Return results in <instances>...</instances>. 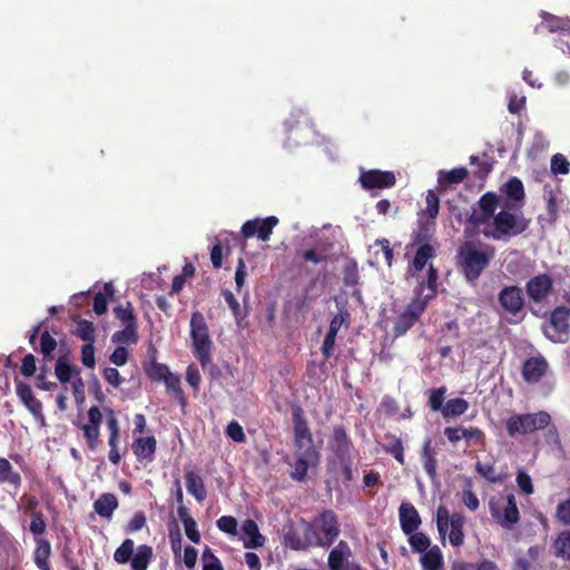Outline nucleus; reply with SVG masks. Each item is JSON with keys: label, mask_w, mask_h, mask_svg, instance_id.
<instances>
[{"label": "nucleus", "mask_w": 570, "mask_h": 570, "mask_svg": "<svg viewBox=\"0 0 570 570\" xmlns=\"http://www.w3.org/2000/svg\"><path fill=\"white\" fill-rule=\"evenodd\" d=\"M494 255L493 246L465 240L458 248L456 267L469 284H475L482 273L490 266Z\"/></svg>", "instance_id": "1"}, {"label": "nucleus", "mask_w": 570, "mask_h": 570, "mask_svg": "<svg viewBox=\"0 0 570 570\" xmlns=\"http://www.w3.org/2000/svg\"><path fill=\"white\" fill-rule=\"evenodd\" d=\"M340 535V523L333 510H324L309 524L304 533L307 546L331 547Z\"/></svg>", "instance_id": "2"}, {"label": "nucleus", "mask_w": 570, "mask_h": 570, "mask_svg": "<svg viewBox=\"0 0 570 570\" xmlns=\"http://www.w3.org/2000/svg\"><path fill=\"white\" fill-rule=\"evenodd\" d=\"M529 222L523 216H517L508 210L499 212L489 223L483 226L482 234L487 238L494 240L509 239L523 233L528 228Z\"/></svg>", "instance_id": "3"}, {"label": "nucleus", "mask_w": 570, "mask_h": 570, "mask_svg": "<svg viewBox=\"0 0 570 570\" xmlns=\"http://www.w3.org/2000/svg\"><path fill=\"white\" fill-rule=\"evenodd\" d=\"M190 337L193 340L194 354L203 368L210 363L212 341L204 315L196 311L190 317Z\"/></svg>", "instance_id": "4"}, {"label": "nucleus", "mask_w": 570, "mask_h": 570, "mask_svg": "<svg viewBox=\"0 0 570 570\" xmlns=\"http://www.w3.org/2000/svg\"><path fill=\"white\" fill-rule=\"evenodd\" d=\"M544 336L559 344L570 338V307L561 305L550 312L548 320L542 324Z\"/></svg>", "instance_id": "5"}, {"label": "nucleus", "mask_w": 570, "mask_h": 570, "mask_svg": "<svg viewBox=\"0 0 570 570\" xmlns=\"http://www.w3.org/2000/svg\"><path fill=\"white\" fill-rule=\"evenodd\" d=\"M432 235L428 224L421 226V230L413 237V244L417 245L413 261L409 264L407 274L417 277L424 269L428 261L436 256L435 247L430 243Z\"/></svg>", "instance_id": "6"}, {"label": "nucleus", "mask_w": 570, "mask_h": 570, "mask_svg": "<svg viewBox=\"0 0 570 570\" xmlns=\"http://www.w3.org/2000/svg\"><path fill=\"white\" fill-rule=\"evenodd\" d=\"M465 522L464 515L461 513H453L450 515L449 510L444 505H440L436 511V527L439 533L444 537L449 525L451 527L449 540L453 547H461L464 542L463 525Z\"/></svg>", "instance_id": "7"}, {"label": "nucleus", "mask_w": 570, "mask_h": 570, "mask_svg": "<svg viewBox=\"0 0 570 570\" xmlns=\"http://www.w3.org/2000/svg\"><path fill=\"white\" fill-rule=\"evenodd\" d=\"M426 308L428 305L423 298L413 297L394 321L392 328L394 337L404 336L420 321Z\"/></svg>", "instance_id": "8"}, {"label": "nucleus", "mask_w": 570, "mask_h": 570, "mask_svg": "<svg viewBox=\"0 0 570 570\" xmlns=\"http://www.w3.org/2000/svg\"><path fill=\"white\" fill-rule=\"evenodd\" d=\"M478 204L480 212L473 209L472 213L466 216V222L475 228L489 226L491 219L497 215L495 210L499 206V197L495 193L488 191L480 197Z\"/></svg>", "instance_id": "9"}, {"label": "nucleus", "mask_w": 570, "mask_h": 570, "mask_svg": "<svg viewBox=\"0 0 570 570\" xmlns=\"http://www.w3.org/2000/svg\"><path fill=\"white\" fill-rule=\"evenodd\" d=\"M358 181L366 190L387 189L395 186L396 176L391 170L368 169L361 173Z\"/></svg>", "instance_id": "10"}, {"label": "nucleus", "mask_w": 570, "mask_h": 570, "mask_svg": "<svg viewBox=\"0 0 570 570\" xmlns=\"http://www.w3.org/2000/svg\"><path fill=\"white\" fill-rule=\"evenodd\" d=\"M276 216H268L266 218H255L245 222L242 226L240 233L245 239L256 236L258 239L266 242L269 239L274 227L278 224Z\"/></svg>", "instance_id": "11"}, {"label": "nucleus", "mask_w": 570, "mask_h": 570, "mask_svg": "<svg viewBox=\"0 0 570 570\" xmlns=\"http://www.w3.org/2000/svg\"><path fill=\"white\" fill-rule=\"evenodd\" d=\"M295 450L296 460L291 476L293 480L302 482L306 479L308 469L318 463L320 453L317 452L314 445L304 446Z\"/></svg>", "instance_id": "12"}, {"label": "nucleus", "mask_w": 570, "mask_h": 570, "mask_svg": "<svg viewBox=\"0 0 570 570\" xmlns=\"http://www.w3.org/2000/svg\"><path fill=\"white\" fill-rule=\"evenodd\" d=\"M292 419L294 429V445L295 449L314 445L313 436L305 417L304 410L299 405H293Z\"/></svg>", "instance_id": "13"}, {"label": "nucleus", "mask_w": 570, "mask_h": 570, "mask_svg": "<svg viewBox=\"0 0 570 570\" xmlns=\"http://www.w3.org/2000/svg\"><path fill=\"white\" fill-rule=\"evenodd\" d=\"M328 448L337 460L353 458L354 445L343 425H335L328 440Z\"/></svg>", "instance_id": "14"}, {"label": "nucleus", "mask_w": 570, "mask_h": 570, "mask_svg": "<svg viewBox=\"0 0 570 570\" xmlns=\"http://www.w3.org/2000/svg\"><path fill=\"white\" fill-rule=\"evenodd\" d=\"M102 413L96 405L88 410V422L81 426L86 444L90 451H96L100 444V425Z\"/></svg>", "instance_id": "15"}, {"label": "nucleus", "mask_w": 570, "mask_h": 570, "mask_svg": "<svg viewBox=\"0 0 570 570\" xmlns=\"http://www.w3.org/2000/svg\"><path fill=\"white\" fill-rule=\"evenodd\" d=\"M498 299L502 308L513 316L522 312L524 307L522 291L517 285L504 286L500 291Z\"/></svg>", "instance_id": "16"}, {"label": "nucleus", "mask_w": 570, "mask_h": 570, "mask_svg": "<svg viewBox=\"0 0 570 570\" xmlns=\"http://www.w3.org/2000/svg\"><path fill=\"white\" fill-rule=\"evenodd\" d=\"M553 279L548 274L531 277L525 284V291L531 301L541 303L552 291Z\"/></svg>", "instance_id": "17"}, {"label": "nucleus", "mask_w": 570, "mask_h": 570, "mask_svg": "<svg viewBox=\"0 0 570 570\" xmlns=\"http://www.w3.org/2000/svg\"><path fill=\"white\" fill-rule=\"evenodd\" d=\"M107 411L109 413L107 419V429L109 431L108 445L110 446L108 459L112 464L117 465L121 460V454L118 449L120 442V426L114 411L111 409Z\"/></svg>", "instance_id": "18"}, {"label": "nucleus", "mask_w": 570, "mask_h": 570, "mask_svg": "<svg viewBox=\"0 0 570 570\" xmlns=\"http://www.w3.org/2000/svg\"><path fill=\"white\" fill-rule=\"evenodd\" d=\"M439 272L433 266V264L429 265L426 279L420 281L414 288V297L423 298L429 306V303L435 298L436 296V287H438Z\"/></svg>", "instance_id": "19"}, {"label": "nucleus", "mask_w": 570, "mask_h": 570, "mask_svg": "<svg viewBox=\"0 0 570 570\" xmlns=\"http://www.w3.org/2000/svg\"><path fill=\"white\" fill-rule=\"evenodd\" d=\"M401 529L405 534H412L421 524V517L410 502H402L399 508Z\"/></svg>", "instance_id": "20"}, {"label": "nucleus", "mask_w": 570, "mask_h": 570, "mask_svg": "<svg viewBox=\"0 0 570 570\" xmlns=\"http://www.w3.org/2000/svg\"><path fill=\"white\" fill-rule=\"evenodd\" d=\"M548 370V363L542 356L530 357L522 365V377L528 383H538Z\"/></svg>", "instance_id": "21"}, {"label": "nucleus", "mask_w": 570, "mask_h": 570, "mask_svg": "<svg viewBox=\"0 0 570 570\" xmlns=\"http://www.w3.org/2000/svg\"><path fill=\"white\" fill-rule=\"evenodd\" d=\"M16 392L23 405L35 417H43L42 403L33 395L30 385L21 381L16 382Z\"/></svg>", "instance_id": "22"}, {"label": "nucleus", "mask_w": 570, "mask_h": 570, "mask_svg": "<svg viewBox=\"0 0 570 570\" xmlns=\"http://www.w3.org/2000/svg\"><path fill=\"white\" fill-rule=\"evenodd\" d=\"M492 517L495 518L505 529H511L514 524H517L520 520V513L514 495L508 494L507 505L504 507L502 514H499L492 509Z\"/></svg>", "instance_id": "23"}, {"label": "nucleus", "mask_w": 570, "mask_h": 570, "mask_svg": "<svg viewBox=\"0 0 570 570\" xmlns=\"http://www.w3.org/2000/svg\"><path fill=\"white\" fill-rule=\"evenodd\" d=\"M157 441L154 436L138 438L132 443V452L139 462H151L155 459Z\"/></svg>", "instance_id": "24"}, {"label": "nucleus", "mask_w": 570, "mask_h": 570, "mask_svg": "<svg viewBox=\"0 0 570 570\" xmlns=\"http://www.w3.org/2000/svg\"><path fill=\"white\" fill-rule=\"evenodd\" d=\"M242 531L244 533V547L246 549H257L264 546L265 538L261 534L257 523L247 519L243 522Z\"/></svg>", "instance_id": "25"}, {"label": "nucleus", "mask_w": 570, "mask_h": 570, "mask_svg": "<svg viewBox=\"0 0 570 570\" xmlns=\"http://www.w3.org/2000/svg\"><path fill=\"white\" fill-rule=\"evenodd\" d=\"M6 483L18 490L22 484V476L8 459L0 456V485Z\"/></svg>", "instance_id": "26"}, {"label": "nucleus", "mask_w": 570, "mask_h": 570, "mask_svg": "<svg viewBox=\"0 0 570 570\" xmlns=\"http://www.w3.org/2000/svg\"><path fill=\"white\" fill-rule=\"evenodd\" d=\"M36 549L33 551V561L40 570H51L49 558L51 556V544L45 538H35Z\"/></svg>", "instance_id": "27"}, {"label": "nucleus", "mask_w": 570, "mask_h": 570, "mask_svg": "<svg viewBox=\"0 0 570 570\" xmlns=\"http://www.w3.org/2000/svg\"><path fill=\"white\" fill-rule=\"evenodd\" d=\"M118 508V500L114 493H102L94 503L95 512L105 519H110Z\"/></svg>", "instance_id": "28"}, {"label": "nucleus", "mask_w": 570, "mask_h": 570, "mask_svg": "<svg viewBox=\"0 0 570 570\" xmlns=\"http://www.w3.org/2000/svg\"><path fill=\"white\" fill-rule=\"evenodd\" d=\"M351 554L347 542L340 541L338 544L333 548L327 558V566L330 570H341L345 566L347 557Z\"/></svg>", "instance_id": "29"}, {"label": "nucleus", "mask_w": 570, "mask_h": 570, "mask_svg": "<svg viewBox=\"0 0 570 570\" xmlns=\"http://www.w3.org/2000/svg\"><path fill=\"white\" fill-rule=\"evenodd\" d=\"M551 423V416L546 411L535 413H525L524 435L531 434L538 430H543Z\"/></svg>", "instance_id": "30"}, {"label": "nucleus", "mask_w": 570, "mask_h": 570, "mask_svg": "<svg viewBox=\"0 0 570 570\" xmlns=\"http://www.w3.org/2000/svg\"><path fill=\"white\" fill-rule=\"evenodd\" d=\"M55 374L61 384L70 382L72 375L79 376L80 370L67 360V353L59 355L55 364Z\"/></svg>", "instance_id": "31"}, {"label": "nucleus", "mask_w": 570, "mask_h": 570, "mask_svg": "<svg viewBox=\"0 0 570 570\" xmlns=\"http://www.w3.org/2000/svg\"><path fill=\"white\" fill-rule=\"evenodd\" d=\"M187 491L198 501L203 502L207 497V491L200 475L194 471H188L185 474Z\"/></svg>", "instance_id": "32"}, {"label": "nucleus", "mask_w": 570, "mask_h": 570, "mask_svg": "<svg viewBox=\"0 0 570 570\" xmlns=\"http://www.w3.org/2000/svg\"><path fill=\"white\" fill-rule=\"evenodd\" d=\"M177 513H178L180 521L184 524L185 533H186L187 538L194 543H199L200 542V533L198 531L196 521L189 515L188 508L185 505H179L177 508Z\"/></svg>", "instance_id": "33"}, {"label": "nucleus", "mask_w": 570, "mask_h": 570, "mask_svg": "<svg viewBox=\"0 0 570 570\" xmlns=\"http://www.w3.org/2000/svg\"><path fill=\"white\" fill-rule=\"evenodd\" d=\"M382 449L384 452L391 454L400 464L405 463L404 446L401 438L391 433L385 434Z\"/></svg>", "instance_id": "34"}, {"label": "nucleus", "mask_w": 570, "mask_h": 570, "mask_svg": "<svg viewBox=\"0 0 570 570\" xmlns=\"http://www.w3.org/2000/svg\"><path fill=\"white\" fill-rule=\"evenodd\" d=\"M114 315L124 326H138L137 316L130 302L115 306Z\"/></svg>", "instance_id": "35"}, {"label": "nucleus", "mask_w": 570, "mask_h": 570, "mask_svg": "<svg viewBox=\"0 0 570 570\" xmlns=\"http://www.w3.org/2000/svg\"><path fill=\"white\" fill-rule=\"evenodd\" d=\"M166 385V390L168 393H171L175 400L179 403V405L184 409L187 405V399L184 390L180 386V376L171 373L163 381Z\"/></svg>", "instance_id": "36"}, {"label": "nucleus", "mask_w": 570, "mask_h": 570, "mask_svg": "<svg viewBox=\"0 0 570 570\" xmlns=\"http://www.w3.org/2000/svg\"><path fill=\"white\" fill-rule=\"evenodd\" d=\"M421 563L424 570H440L443 567V556L438 546L423 552Z\"/></svg>", "instance_id": "37"}, {"label": "nucleus", "mask_w": 570, "mask_h": 570, "mask_svg": "<svg viewBox=\"0 0 570 570\" xmlns=\"http://www.w3.org/2000/svg\"><path fill=\"white\" fill-rule=\"evenodd\" d=\"M469 409V402L462 397L450 399L444 404L442 415L444 419L458 417L464 414Z\"/></svg>", "instance_id": "38"}, {"label": "nucleus", "mask_w": 570, "mask_h": 570, "mask_svg": "<svg viewBox=\"0 0 570 570\" xmlns=\"http://www.w3.org/2000/svg\"><path fill=\"white\" fill-rule=\"evenodd\" d=\"M153 548L148 544H140L131 558L132 570H146L153 559Z\"/></svg>", "instance_id": "39"}, {"label": "nucleus", "mask_w": 570, "mask_h": 570, "mask_svg": "<svg viewBox=\"0 0 570 570\" xmlns=\"http://www.w3.org/2000/svg\"><path fill=\"white\" fill-rule=\"evenodd\" d=\"M222 295H223L226 304L230 308V311L235 317L236 324L239 327H244L243 321L247 317L246 309L240 307L238 301L236 299V297L234 296L232 291L223 289Z\"/></svg>", "instance_id": "40"}, {"label": "nucleus", "mask_w": 570, "mask_h": 570, "mask_svg": "<svg viewBox=\"0 0 570 570\" xmlns=\"http://www.w3.org/2000/svg\"><path fill=\"white\" fill-rule=\"evenodd\" d=\"M470 164L476 167L473 169L472 174L478 179H484L492 171V163L487 153L482 154V158L472 155L470 157Z\"/></svg>", "instance_id": "41"}, {"label": "nucleus", "mask_w": 570, "mask_h": 570, "mask_svg": "<svg viewBox=\"0 0 570 570\" xmlns=\"http://www.w3.org/2000/svg\"><path fill=\"white\" fill-rule=\"evenodd\" d=\"M468 174L469 171L464 167L453 168L450 171L441 170L439 173L438 181L441 186L460 184L466 178Z\"/></svg>", "instance_id": "42"}, {"label": "nucleus", "mask_w": 570, "mask_h": 570, "mask_svg": "<svg viewBox=\"0 0 570 570\" xmlns=\"http://www.w3.org/2000/svg\"><path fill=\"white\" fill-rule=\"evenodd\" d=\"M422 459H423V468L426 474L430 478H434L436 475V458H435V451L431 448V440L428 439L424 442L423 450H422Z\"/></svg>", "instance_id": "43"}, {"label": "nucleus", "mask_w": 570, "mask_h": 570, "mask_svg": "<svg viewBox=\"0 0 570 570\" xmlns=\"http://www.w3.org/2000/svg\"><path fill=\"white\" fill-rule=\"evenodd\" d=\"M57 347V340L49 333V331H43L40 334L39 352L41 353L45 362H49L53 358V352Z\"/></svg>", "instance_id": "44"}, {"label": "nucleus", "mask_w": 570, "mask_h": 570, "mask_svg": "<svg viewBox=\"0 0 570 570\" xmlns=\"http://www.w3.org/2000/svg\"><path fill=\"white\" fill-rule=\"evenodd\" d=\"M138 326H124L122 330L112 334L111 341L116 344H136L139 340Z\"/></svg>", "instance_id": "45"}, {"label": "nucleus", "mask_w": 570, "mask_h": 570, "mask_svg": "<svg viewBox=\"0 0 570 570\" xmlns=\"http://www.w3.org/2000/svg\"><path fill=\"white\" fill-rule=\"evenodd\" d=\"M501 191H503L509 199L520 202L524 198V187L522 181L517 178H510L502 187Z\"/></svg>", "instance_id": "46"}, {"label": "nucleus", "mask_w": 570, "mask_h": 570, "mask_svg": "<svg viewBox=\"0 0 570 570\" xmlns=\"http://www.w3.org/2000/svg\"><path fill=\"white\" fill-rule=\"evenodd\" d=\"M525 413L523 414H513L509 416L505 421V428L508 435L510 438H515L517 435H524L525 428Z\"/></svg>", "instance_id": "47"}, {"label": "nucleus", "mask_w": 570, "mask_h": 570, "mask_svg": "<svg viewBox=\"0 0 570 570\" xmlns=\"http://www.w3.org/2000/svg\"><path fill=\"white\" fill-rule=\"evenodd\" d=\"M452 570H501L499 566L490 560L482 559L475 563H466V562H454L452 564Z\"/></svg>", "instance_id": "48"}, {"label": "nucleus", "mask_w": 570, "mask_h": 570, "mask_svg": "<svg viewBox=\"0 0 570 570\" xmlns=\"http://www.w3.org/2000/svg\"><path fill=\"white\" fill-rule=\"evenodd\" d=\"M556 556L570 560V531H562L554 541Z\"/></svg>", "instance_id": "49"}, {"label": "nucleus", "mask_w": 570, "mask_h": 570, "mask_svg": "<svg viewBox=\"0 0 570 570\" xmlns=\"http://www.w3.org/2000/svg\"><path fill=\"white\" fill-rule=\"evenodd\" d=\"M135 543L131 539H125L120 547L114 552V560L119 564H125L132 558Z\"/></svg>", "instance_id": "50"}, {"label": "nucleus", "mask_w": 570, "mask_h": 570, "mask_svg": "<svg viewBox=\"0 0 570 570\" xmlns=\"http://www.w3.org/2000/svg\"><path fill=\"white\" fill-rule=\"evenodd\" d=\"M147 376L155 382L164 381L167 376L171 374L169 367L163 363H158L156 361L150 362V364L145 368Z\"/></svg>", "instance_id": "51"}, {"label": "nucleus", "mask_w": 570, "mask_h": 570, "mask_svg": "<svg viewBox=\"0 0 570 570\" xmlns=\"http://www.w3.org/2000/svg\"><path fill=\"white\" fill-rule=\"evenodd\" d=\"M446 394V387L440 386L438 389L429 390V406L433 412H442L444 407V399Z\"/></svg>", "instance_id": "52"}, {"label": "nucleus", "mask_w": 570, "mask_h": 570, "mask_svg": "<svg viewBox=\"0 0 570 570\" xmlns=\"http://www.w3.org/2000/svg\"><path fill=\"white\" fill-rule=\"evenodd\" d=\"M409 535V543L413 551L423 553L429 549L431 541L429 537L425 535L423 532L414 531L412 534Z\"/></svg>", "instance_id": "53"}, {"label": "nucleus", "mask_w": 570, "mask_h": 570, "mask_svg": "<svg viewBox=\"0 0 570 570\" xmlns=\"http://www.w3.org/2000/svg\"><path fill=\"white\" fill-rule=\"evenodd\" d=\"M77 335L86 343H95L96 335L92 322L80 320L77 325Z\"/></svg>", "instance_id": "54"}, {"label": "nucleus", "mask_w": 570, "mask_h": 570, "mask_svg": "<svg viewBox=\"0 0 570 570\" xmlns=\"http://www.w3.org/2000/svg\"><path fill=\"white\" fill-rule=\"evenodd\" d=\"M29 517L31 519V522L29 524L30 532L35 535V538H42L47 530V523L43 513L38 512L30 514Z\"/></svg>", "instance_id": "55"}, {"label": "nucleus", "mask_w": 570, "mask_h": 570, "mask_svg": "<svg viewBox=\"0 0 570 570\" xmlns=\"http://www.w3.org/2000/svg\"><path fill=\"white\" fill-rule=\"evenodd\" d=\"M203 570H224L220 560L206 547L202 554Z\"/></svg>", "instance_id": "56"}, {"label": "nucleus", "mask_w": 570, "mask_h": 570, "mask_svg": "<svg viewBox=\"0 0 570 570\" xmlns=\"http://www.w3.org/2000/svg\"><path fill=\"white\" fill-rule=\"evenodd\" d=\"M551 171L554 175H567L570 171V163L562 154H556L551 158Z\"/></svg>", "instance_id": "57"}, {"label": "nucleus", "mask_w": 570, "mask_h": 570, "mask_svg": "<svg viewBox=\"0 0 570 570\" xmlns=\"http://www.w3.org/2000/svg\"><path fill=\"white\" fill-rule=\"evenodd\" d=\"M468 445H483L485 442V434L479 428H464V433L462 434Z\"/></svg>", "instance_id": "58"}, {"label": "nucleus", "mask_w": 570, "mask_h": 570, "mask_svg": "<svg viewBox=\"0 0 570 570\" xmlns=\"http://www.w3.org/2000/svg\"><path fill=\"white\" fill-rule=\"evenodd\" d=\"M475 471L490 483H497L500 481L499 475L495 472V468L491 463L476 462Z\"/></svg>", "instance_id": "59"}, {"label": "nucleus", "mask_w": 570, "mask_h": 570, "mask_svg": "<svg viewBox=\"0 0 570 570\" xmlns=\"http://www.w3.org/2000/svg\"><path fill=\"white\" fill-rule=\"evenodd\" d=\"M350 317L351 315L348 311L344 307L341 308L338 313L331 320L328 331L337 334L343 325L348 326Z\"/></svg>", "instance_id": "60"}, {"label": "nucleus", "mask_w": 570, "mask_h": 570, "mask_svg": "<svg viewBox=\"0 0 570 570\" xmlns=\"http://www.w3.org/2000/svg\"><path fill=\"white\" fill-rule=\"evenodd\" d=\"M19 502V508L23 511V513L30 515L39 512L37 511V508L39 507V500L36 495L24 493L21 495Z\"/></svg>", "instance_id": "61"}, {"label": "nucleus", "mask_w": 570, "mask_h": 570, "mask_svg": "<svg viewBox=\"0 0 570 570\" xmlns=\"http://www.w3.org/2000/svg\"><path fill=\"white\" fill-rule=\"evenodd\" d=\"M426 208L425 214L430 218L435 219L440 209V198L434 190H429L425 197Z\"/></svg>", "instance_id": "62"}, {"label": "nucleus", "mask_w": 570, "mask_h": 570, "mask_svg": "<svg viewBox=\"0 0 570 570\" xmlns=\"http://www.w3.org/2000/svg\"><path fill=\"white\" fill-rule=\"evenodd\" d=\"M216 524L222 532L233 535L237 533V520L232 515L220 517Z\"/></svg>", "instance_id": "63"}, {"label": "nucleus", "mask_w": 570, "mask_h": 570, "mask_svg": "<svg viewBox=\"0 0 570 570\" xmlns=\"http://www.w3.org/2000/svg\"><path fill=\"white\" fill-rule=\"evenodd\" d=\"M226 435L235 442L243 443L246 440L242 425L232 421L226 428Z\"/></svg>", "instance_id": "64"}]
</instances>
